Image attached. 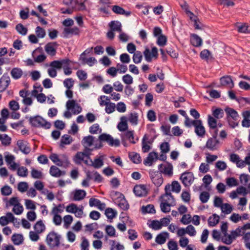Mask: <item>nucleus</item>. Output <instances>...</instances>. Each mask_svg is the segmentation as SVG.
<instances>
[{"mask_svg": "<svg viewBox=\"0 0 250 250\" xmlns=\"http://www.w3.org/2000/svg\"><path fill=\"white\" fill-rule=\"evenodd\" d=\"M159 173L171 176L173 173V166L171 164L167 163L165 164H160L158 166Z\"/></svg>", "mask_w": 250, "mask_h": 250, "instance_id": "nucleus-13", "label": "nucleus"}, {"mask_svg": "<svg viewBox=\"0 0 250 250\" xmlns=\"http://www.w3.org/2000/svg\"><path fill=\"white\" fill-rule=\"evenodd\" d=\"M143 58V55L140 51H136L133 56V61L135 63H139L141 62Z\"/></svg>", "mask_w": 250, "mask_h": 250, "instance_id": "nucleus-53", "label": "nucleus"}, {"mask_svg": "<svg viewBox=\"0 0 250 250\" xmlns=\"http://www.w3.org/2000/svg\"><path fill=\"white\" fill-rule=\"evenodd\" d=\"M73 217L70 215H66L63 217V226L67 229L73 222Z\"/></svg>", "mask_w": 250, "mask_h": 250, "instance_id": "nucleus-51", "label": "nucleus"}, {"mask_svg": "<svg viewBox=\"0 0 250 250\" xmlns=\"http://www.w3.org/2000/svg\"><path fill=\"white\" fill-rule=\"evenodd\" d=\"M121 142L125 147L128 146L127 141L132 144H136L138 141V137L135 136L134 130H128L120 134Z\"/></svg>", "mask_w": 250, "mask_h": 250, "instance_id": "nucleus-2", "label": "nucleus"}, {"mask_svg": "<svg viewBox=\"0 0 250 250\" xmlns=\"http://www.w3.org/2000/svg\"><path fill=\"white\" fill-rule=\"evenodd\" d=\"M72 141V138L70 136L65 134L62 137L60 142V147H63L64 145H69Z\"/></svg>", "mask_w": 250, "mask_h": 250, "instance_id": "nucleus-34", "label": "nucleus"}, {"mask_svg": "<svg viewBox=\"0 0 250 250\" xmlns=\"http://www.w3.org/2000/svg\"><path fill=\"white\" fill-rule=\"evenodd\" d=\"M130 160L135 164H139L141 162V158L140 155L137 153L131 152L129 154Z\"/></svg>", "mask_w": 250, "mask_h": 250, "instance_id": "nucleus-43", "label": "nucleus"}, {"mask_svg": "<svg viewBox=\"0 0 250 250\" xmlns=\"http://www.w3.org/2000/svg\"><path fill=\"white\" fill-rule=\"evenodd\" d=\"M217 132L216 131L207 140L205 147L211 151L216 150L218 149L220 142L217 139Z\"/></svg>", "mask_w": 250, "mask_h": 250, "instance_id": "nucleus-4", "label": "nucleus"}, {"mask_svg": "<svg viewBox=\"0 0 250 250\" xmlns=\"http://www.w3.org/2000/svg\"><path fill=\"white\" fill-rule=\"evenodd\" d=\"M91 153L88 151L86 152V150L84 149L83 152H78L74 157V161L77 164H80L84 160L85 157L89 158L91 155Z\"/></svg>", "mask_w": 250, "mask_h": 250, "instance_id": "nucleus-20", "label": "nucleus"}, {"mask_svg": "<svg viewBox=\"0 0 250 250\" xmlns=\"http://www.w3.org/2000/svg\"><path fill=\"white\" fill-rule=\"evenodd\" d=\"M31 175L34 179H42L43 177V173L34 168H32Z\"/></svg>", "mask_w": 250, "mask_h": 250, "instance_id": "nucleus-50", "label": "nucleus"}, {"mask_svg": "<svg viewBox=\"0 0 250 250\" xmlns=\"http://www.w3.org/2000/svg\"><path fill=\"white\" fill-rule=\"evenodd\" d=\"M122 81L124 83L129 85L133 83V77L129 74H125L122 77Z\"/></svg>", "mask_w": 250, "mask_h": 250, "instance_id": "nucleus-58", "label": "nucleus"}, {"mask_svg": "<svg viewBox=\"0 0 250 250\" xmlns=\"http://www.w3.org/2000/svg\"><path fill=\"white\" fill-rule=\"evenodd\" d=\"M109 26L111 28V30L113 31H118L119 32L122 31V24L119 21H111L109 23Z\"/></svg>", "mask_w": 250, "mask_h": 250, "instance_id": "nucleus-31", "label": "nucleus"}, {"mask_svg": "<svg viewBox=\"0 0 250 250\" xmlns=\"http://www.w3.org/2000/svg\"><path fill=\"white\" fill-rule=\"evenodd\" d=\"M133 192L138 197L145 196L146 195L147 191L145 185H136L134 187Z\"/></svg>", "mask_w": 250, "mask_h": 250, "instance_id": "nucleus-22", "label": "nucleus"}, {"mask_svg": "<svg viewBox=\"0 0 250 250\" xmlns=\"http://www.w3.org/2000/svg\"><path fill=\"white\" fill-rule=\"evenodd\" d=\"M194 123L195 124L194 126L195 127V133L198 136L203 137L205 135L206 130L203 125L202 122L198 120L197 121L194 122Z\"/></svg>", "mask_w": 250, "mask_h": 250, "instance_id": "nucleus-17", "label": "nucleus"}, {"mask_svg": "<svg viewBox=\"0 0 250 250\" xmlns=\"http://www.w3.org/2000/svg\"><path fill=\"white\" fill-rule=\"evenodd\" d=\"M86 192L83 189H75L70 194L71 200L75 201L82 200L86 196Z\"/></svg>", "mask_w": 250, "mask_h": 250, "instance_id": "nucleus-12", "label": "nucleus"}, {"mask_svg": "<svg viewBox=\"0 0 250 250\" xmlns=\"http://www.w3.org/2000/svg\"><path fill=\"white\" fill-rule=\"evenodd\" d=\"M0 192L3 196H9L12 193V188L9 186L6 185L1 188Z\"/></svg>", "mask_w": 250, "mask_h": 250, "instance_id": "nucleus-62", "label": "nucleus"}, {"mask_svg": "<svg viewBox=\"0 0 250 250\" xmlns=\"http://www.w3.org/2000/svg\"><path fill=\"white\" fill-rule=\"evenodd\" d=\"M158 159V155L156 152H150L148 156L144 161V164L146 166H150L152 165L153 162Z\"/></svg>", "mask_w": 250, "mask_h": 250, "instance_id": "nucleus-23", "label": "nucleus"}, {"mask_svg": "<svg viewBox=\"0 0 250 250\" xmlns=\"http://www.w3.org/2000/svg\"><path fill=\"white\" fill-rule=\"evenodd\" d=\"M168 236V233L167 232H164L158 234L155 239V241L159 244H163L166 241L167 238Z\"/></svg>", "mask_w": 250, "mask_h": 250, "instance_id": "nucleus-33", "label": "nucleus"}, {"mask_svg": "<svg viewBox=\"0 0 250 250\" xmlns=\"http://www.w3.org/2000/svg\"><path fill=\"white\" fill-rule=\"evenodd\" d=\"M127 118L125 116H122L120 118V122L117 125V128L121 131L124 132L128 129Z\"/></svg>", "mask_w": 250, "mask_h": 250, "instance_id": "nucleus-24", "label": "nucleus"}, {"mask_svg": "<svg viewBox=\"0 0 250 250\" xmlns=\"http://www.w3.org/2000/svg\"><path fill=\"white\" fill-rule=\"evenodd\" d=\"M142 211L143 213H155V210L154 207L153 205H147L146 206H143L142 208Z\"/></svg>", "mask_w": 250, "mask_h": 250, "instance_id": "nucleus-46", "label": "nucleus"}, {"mask_svg": "<svg viewBox=\"0 0 250 250\" xmlns=\"http://www.w3.org/2000/svg\"><path fill=\"white\" fill-rule=\"evenodd\" d=\"M28 171L26 167H20L17 169V174L20 177H25L28 175Z\"/></svg>", "mask_w": 250, "mask_h": 250, "instance_id": "nucleus-47", "label": "nucleus"}, {"mask_svg": "<svg viewBox=\"0 0 250 250\" xmlns=\"http://www.w3.org/2000/svg\"><path fill=\"white\" fill-rule=\"evenodd\" d=\"M112 10L115 13L119 15H125L128 16L131 14L129 11H125L123 8L118 5H114L112 7Z\"/></svg>", "mask_w": 250, "mask_h": 250, "instance_id": "nucleus-32", "label": "nucleus"}, {"mask_svg": "<svg viewBox=\"0 0 250 250\" xmlns=\"http://www.w3.org/2000/svg\"><path fill=\"white\" fill-rule=\"evenodd\" d=\"M89 246L88 240L85 237H83L81 244V250H89Z\"/></svg>", "mask_w": 250, "mask_h": 250, "instance_id": "nucleus-60", "label": "nucleus"}, {"mask_svg": "<svg viewBox=\"0 0 250 250\" xmlns=\"http://www.w3.org/2000/svg\"><path fill=\"white\" fill-rule=\"evenodd\" d=\"M212 114L215 118L220 119L224 116V111L221 108H216L212 111Z\"/></svg>", "mask_w": 250, "mask_h": 250, "instance_id": "nucleus-64", "label": "nucleus"}, {"mask_svg": "<svg viewBox=\"0 0 250 250\" xmlns=\"http://www.w3.org/2000/svg\"><path fill=\"white\" fill-rule=\"evenodd\" d=\"M220 217L216 214H213L208 219V224L210 227L216 226L219 222Z\"/></svg>", "mask_w": 250, "mask_h": 250, "instance_id": "nucleus-36", "label": "nucleus"}, {"mask_svg": "<svg viewBox=\"0 0 250 250\" xmlns=\"http://www.w3.org/2000/svg\"><path fill=\"white\" fill-rule=\"evenodd\" d=\"M12 241L16 245L21 244L23 241V238L21 234H13L11 237Z\"/></svg>", "mask_w": 250, "mask_h": 250, "instance_id": "nucleus-38", "label": "nucleus"}, {"mask_svg": "<svg viewBox=\"0 0 250 250\" xmlns=\"http://www.w3.org/2000/svg\"><path fill=\"white\" fill-rule=\"evenodd\" d=\"M229 161L236 164V167L238 168H242V167L244 165L243 160L241 159L239 155L235 153H231L229 156Z\"/></svg>", "mask_w": 250, "mask_h": 250, "instance_id": "nucleus-21", "label": "nucleus"}, {"mask_svg": "<svg viewBox=\"0 0 250 250\" xmlns=\"http://www.w3.org/2000/svg\"><path fill=\"white\" fill-rule=\"evenodd\" d=\"M191 43L195 47H199L202 44V39L196 34H192L190 37Z\"/></svg>", "mask_w": 250, "mask_h": 250, "instance_id": "nucleus-30", "label": "nucleus"}, {"mask_svg": "<svg viewBox=\"0 0 250 250\" xmlns=\"http://www.w3.org/2000/svg\"><path fill=\"white\" fill-rule=\"evenodd\" d=\"M225 111L227 115L228 119H231L235 121H237L239 119V115L236 111L231 108H226Z\"/></svg>", "mask_w": 250, "mask_h": 250, "instance_id": "nucleus-26", "label": "nucleus"}, {"mask_svg": "<svg viewBox=\"0 0 250 250\" xmlns=\"http://www.w3.org/2000/svg\"><path fill=\"white\" fill-rule=\"evenodd\" d=\"M113 199L115 204L123 210H126L128 208L129 205L125 199V196L121 193L115 192Z\"/></svg>", "mask_w": 250, "mask_h": 250, "instance_id": "nucleus-7", "label": "nucleus"}, {"mask_svg": "<svg viewBox=\"0 0 250 250\" xmlns=\"http://www.w3.org/2000/svg\"><path fill=\"white\" fill-rule=\"evenodd\" d=\"M221 240L223 243L226 245H230L233 242L230 234L227 232L223 234Z\"/></svg>", "mask_w": 250, "mask_h": 250, "instance_id": "nucleus-41", "label": "nucleus"}, {"mask_svg": "<svg viewBox=\"0 0 250 250\" xmlns=\"http://www.w3.org/2000/svg\"><path fill=\"white\" fill-rule=\"evenodd\" d=\"M116 104L114 103L109 102L106 105L105 111L107 114H111L115 110Z\"/></svg>", "mask_w": 250, "mask_h": 250, "instance_id": "nucleus-56", "label": "nucleus"}, {"mask_svg": "<svg viewBox=\"0 0 250 250\" xmlns=\"http://www.w3.org/2000/svg\"><path fill=\"white\" fill-rule=\"evenodd\" d=\"M16 29L19 34L22 35H26L28 31L27 28L21 23H19L16 25Z\"/></svg>", "mask_w": 250, "mask_h": 250, "instance_id": "nucleus-52", "label": "nucleus"}, {"mask_svg": "<svg viewBox=\"0 0 250 250\" xmlns=\"http://www.w3.org/2000/svg\"><path fill=\"white\" fill-rule=\"evenodd\" d=\"M61 236L55 232H50L46 237V243L51 248H54L60 245Z\"/></svg>", "mask_w": 250, "mask_h": 250, "instance_id": "nucleus-5", "label": "nucleus"}, {"mask_svg": "<svg viewBox=\"0 0 250 250\" xmlns=\"http://www.w3.org/2000/svg\"><path fill=\"white\" fill-rule=\"evenodd\" d=\"M222 213L225 214H229L233 210V207L229 203H224L220 208Z\"/></svg>", "mask_w": 250, "mask_h": 250, "instance_id": "nucleus-37", "label": "nucleus"}, {"mask_svg": "<svg viewBox=\"0 0 250 250\" xmlns=\"http://www.w3.org/2000/svg\"><path fill=\"white\" fill-rule=\"evenodd\" d=\"M35 33L36 36L39 38H43L46 35V32L45 30L40 26H37L36 28Z\"/></svg>", "mask_w": 250, "mask_h": 250, "instance_id": "nucleus-54", "label": "nucleus"}, {"mask_svg": "<svg viewBox=\"0 0 250 250\" xmlns=\"http://www.w3.org/2000/svg\"><path fill=\"white\" fill-rule=\"evenodd\" d=\"M104 155H100L97 156L93 161L90 160V164L88 163L87 160L85 161L84 163L90 166H92L95 168H100L104 165Z\"/></svg>", "mask_w": 250, "mask_h": 250, "instance_id": "nucleus-11", "label": "nucleus"}, {"mask_svg": "<svg viewBox=\"0 0 250 250\" xmlns=\"http://www.w3.org/2000/svg\"><path fill=\"white\" fill-rule=\"evenodd\" d=\"M66 107L68 110H71L74 114H78L82 110V107L75 100H68L66 103Z\"/></svg>", "mask_w": 250, "mask_h": 250, "instance_id": "nucleus-8", "label": "nucleus"}, {"mask_svg": "<svg viewBox=\"0 0 250 250\" xmlns=\"http://www.w3.org/2000/svg\"><path fill=\"white\" fill-rule=\"evenodd\" d=\"M100 142H106L109 146L118 147L120 145V141L118 139H114L110 135L103 133L99 136Z\"/></svg>", "mask_w": 250, "mask_h": 250, "instance_id": "nucleus-6", "label": "nucleus"}, {"mask_svg": "<svg viewBox=\"0 0 250 250\" xmlns=\"http://www.w3.org/2000/svg\"><path fill=\"white\" fill-rule=\"evenodd\" d=\"M150 142L148 138L145 135L142 140V151L143 152H147L150 149Z\"/></svg>", "mask_w": 250, "mask_h": 250, "instance_id": "nucleus-35", "label": "nucleus"}, {"mask_svg": "<svg viewBox=\"0 0 250 250\" xmlns=\"http://www.w3.org/2000/svg\"><path fill=\"white\" fill-rule=\"evenodd\" d=\"M49 173L51 176L55 177H60L65 174L64 171H61L58 167L55 166H52L50 167Z\"/></svg>", "mask_w": 250, "mask_h": 250, "instance_id": "nucleus-28", "label": "nucleus"}, {"mask_svg": "<svg viewBox=\"0 0 250 250\" xmlns=\"http://www.w3.org/2000/svg\"><path fill=\"white\" fill-rule=\"evenodd\" d=\"M138 115L135 113H131L128 117L127 121L134 125H137L138 124Z\"/></svg>", "mask_w": 250, "mask_h": 250, "instance_id": "nucleus-57", "label": "nucleus"}, {"mask_svg": "<svg viewBox=\"0 0 250 250\" xmlns=\"http://www.w3.org/2000/svg\"><path fill=\"white\" fill-rule=\"evenodd\" d=\"M10 83V78L7 74H4L0 78V92H3Z\"/></svg>", "mask_w": 250, "mask_h": 250, "instance_id": "nucleus-18", "label": "nucleus"}, {"mask_svg": "<svg viewBox=\"0 0 250 250\" xmlns=\"http://www.w3.org/2000/svg\"><path fill=\"white\" fill-rule=\"evenodd\" d=\"M95 138L91 135H88L83 138L82 140V144L84 147V149L91 153V152L96 149H99L103 146L101 143L98 144L95 143Z\"/></svg>", "mask_w": 250, "mask_h": 250, "instance_id": "nucleus-1", "label": "nucleus"}, {"mask_svg": "<svg viewBox=\"0 0 250 250\" xmlns=\"http://www.w3.org/2000/svg\"><path fill=\"white\" fill-rule=\"evenodd\" d=\"M220 83L221 85L226 86L230 88H232L234 86L233 81L231 78L229 76H226L221 78Z\"/></svg>", "mask_w": 250, "mask_h": 250, "instance_id": "nucleus-25", "label": "nucleus"}, {"mask_svg": "<svg viewBox=\"0 0 250 250\" xmlns=\"http://www.w3.org/2000/svg\"><path fill=\"white\" fill-rule=\"evenodd\" d=\"M99 104L101 106H105L108 103L110 102V99L109 97L105 95L100 96L98 99Z\"/></svg>", "mask_w": 250, "mask_h": 250, "instance_id": "nucleus-40", "label": "nucleus"}, {"mask_svg": "<svg viewBox=\"0 0 250 250\" xmlns=\"http://www.w3.org/2000/svg\"><path fill=\"white\" fill-rule=\"evenodd\" d=\"M5 161L9 166V168L12 170H15L19 167V165L15 162V157L14 155L7 154L5 155Z\"/></svg>", "mask_w": 250, "mask_h": 250, "instance_id": "nucleus-16", "label": "nucleus"}, {"mask_svg": "<svg viewBox=\"0 0 250 250\" xmlns=\"http://www.w3.org/2000/svg\"><path fill=\"white\" fill-rule=\"evenodd\" d=\"M34 229L37 233H41L45 230V227L42 221L40 220L35 224Z\"/></svg>", "mask_w": 250, "mask_h": 250, "instance_id": "nucleus-39", "label": "nucleus"}, {"mask_svg": "<svg viewBox=\"0 0 250 250\" xmlns=\"http://www.w3.org/2000/svg\"><path fill=\"white\" fill-rule=\"evenodd\" d=\"M149 175L152 182L156 187H160L163 184V178L161 173L150 171Z\"/></svg>", "mask_w": 250, "mask_h": 250, "instance_id": "nucleus-10", "label": "nucleus"}, {"mask_svg": "<svg viewBox=\"0 0 250 250\" xmlns=\"http://www.w3.org/2000/svg\"><path fill=\"white\" fill-rule=\"evenodd\" d=\"M238 31L240 33H250V27L246 24H238L237 25Z\"/></svg>", "mask_w": 250, "mask_h": 250, "instance_id": "nucleus-45", "label": "nucleus"}, {"mask_svg": "<svg viewBox=\"0 0 250 250\" xmlns=\"http://www.w3.org/2000/svg\"><path fill=\"white\" fill-rule=\"evenodd\" d=\"M162 202L167 204L172 205L174 203V199L171 195L164 194L161 196Z\"/></svg>", "mask_w": 250, "mask_h": 250, "instance_id": "nucleus-42", "label": "nucleus"}, {"mask_svg": "<svg viewBox=\"0 0 250 250\" xmlns=\"http://www.w3.org/2000/svg\"><path fill=\"white\" fill-rule=\"evenodd\" d=\"M17 144L20 150L23 153L27 154L30 152L31 149L27 146L26 142L22 140H19L17 141Z\"/></svg>", "mask_w": 250, "mask_h": 250, "instance_id": "nucleus-27", "label": "nucleus"}, {"mask_svg": "<svg viewBox=\"0 0 250 250\" xmlns=\"http://www.w3.org/2000/svg\"><path fill=\"white\" fill-rule=\"evenodd\" d=\"M208 122L210 128L215 129L217 126V121L213 117L210 115L208 116Z\"/></svg>", "mask_w": 250, "mask_h": 250, "instance_id": "nucleus-59", "label": "nucleus"}, {"mask_svg": "<svg viewBox=\"0 0 250 250\" xmlns=\"http://www.w3.org/2000/svg\"><path fill=\"white\" fill-rule=\"evenodd\" d=\"M0 140L3 146H8L11 144V138L7 134H0Z\"/></svg>", "mask_w": 250, "mask_h": 250, "instance_id": "nucleus-44", "label": "nucleus"}, {"mask_svg": "<svg viewBox=\"0 0 250 250\" xmlns=\"http://www.w3.org/2000/svg\"><path fill=\"white\" fill-rule=\"evenodd\" d=\"M102 129L98 124H94L89 128V132L91 134H98L101 133Z\"/></svg>", "mask_w": 250, "mask_h": 250, "instance_id": "nucleus-61", "label": "nucleus"}, {"mask_svg": "<svg viewBox=\"0 0 250 250\" xmlns=\"http://www.w3.org/2000/svg\"><path fill=\"white\" fill-rule=\"evenodd\" d=\"M144 55L146 60L148 62H150L153 57L155 58L158 57V49L156 47H153L150 51L148 48H146L144 52Z\"/></svg>", "mask_w": 250, "mask_h": 250, "instance_id": "nucleus-14", "label": "nucleus"}, {"mask_svg": "<svg viewBox=\"0 0 250 250\" xmlns=\"http://www.w3.org/2000/svg\"><path fill=\"white\" fill-rule=\"evenodd\" d=\"M215 167L220 171H223L227 169V165L223 161H218L215 163Z\"/></svg>", "mask_w": 250, "mask_h": 250, "instance_id": "nucleus-63", "label": "nucleus"}, {"mask_svg": "<svg viewBox=\"0 0 250 250\" xmlns=\"http://www.w3.org/2000/svg\"><path fill=\"white\" fill-rule=\"evenodd\" d=\"M80 30L77 27H65L63 29L62 34L64 38H68L73 35H78L79 34Z\"/></svg>", "mask_w": 250, "mask_h": 250, "instance_id": "nucleus-15", "label": "nucleus"}, {"mask_svg": "<svg viewBox=\"0 0 250 250\" xmlns=\"http://www.w3.org/2000/svg\"><path fill=\"white\" fill-rule=\"evenodd\" d=\"M194 179L193 174L190 172H185L180 176V180L185 187L190 186Z\"/></svg>", "mask_w": 250, "mask_h": 250, "instance_id": "nucleus-9", "label": "nucleus"}, {"mask_svg": "<svg viewBox=\"0 0 250 250\" xmlns=\"http://www.w3.org/2000/svg\"><path fill=\"white\" fill-rule=\"evenodd\" d=\"M10 74L13 79L18 80L22 77L23 71L20 68L14 67L11 70Z\"/></svg>", "mask_w": 250, "mask_h": 250, "instance_id": "nucleus-29", "label": "nucleus"}, {"mask_svg": "<svg viewBox=\"0 0 250 250\" xmlns=\"http://www.w3.org/2000/svg\"><path fill=\"white\" fill-rule=\"evenodd\" d=\"M167 42V38L164 35L158 36L157 40V44L160 46H164Z\"/></svg>", "mask_w": 250, "mask_h": 250, "instance_id": "nucleus-55", "label": "nucleus"}, {"mask_svg": "<svg viewBox=\"0 0 250 250\" xmlns=\"http://www.w3.org/2000/svg\"><path fill=\"white\" fill-rule=\"evenodd\" d=\"M30 122L32 125L35 127H42L45 129H49L51 127V124L40 116L30 117Z\"/></svg>", "mask_w": 250, "mask_h": 250, "instance_id": "nucleus-3", "label": "nucleus"}, {"mask_svg": "<svg viewBox=\"0 0 250 250\" xmlns=\"http://www.w3.org/2000/svg\"><path fill=\"white\" fill-rule=\"evenodd\" d=\"M57 46L58 44L55 42H49L45 45L44 49L48 55L54 56L56 53Z\"/></svg>", "mask_w": 250, "mask_h": 250, "instance_id": "nucleus-19", "label": "nucleus"}, {"mask_svg": "<svg viewBox=\"0 0 250 250\" xmlns=\"http://www.w3.org/2000/svg\"><path fill=\"white\" fill-rule=\"evenodd\" d=\"M105 231L106 233V234L108 235V236L113 237L116 236V231L114 228L111 226V225H108L106 226L105 229Z\"/></svg>", "mask_w": 250, "mask_h": 250, "instance_id": "nucleus-49", "label": "nucleus"}, {"mask_svg": "<svg viewBox=\"0 0 250 250\" xmlns=\"http://www.w3.org/2000/svg\"><path fill=\"white\" fill-rule=\"evenodd\" d=\"M64 210V207L62 205L59 204L57 206L53 208L51 213L52 215L59 214L62 213Z\"/></svg>", "mask_w": 250, "mask_h": 250, "instance_id": "nucleus-48", "label": "nucleus"}]
</instances>
